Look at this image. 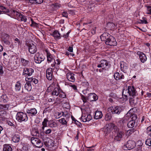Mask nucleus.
<instances>
[{
  "label": "nucleus",
  "mask_w": 151,
  "mask_h": 151,
  "mask_svg": "<svg viewBox=\"0 0 151 151\" xmlns=\"http://www.w3.org/2000/svg\"><path fill=\"white\" fill-rule=\"evenodd\" d=\"M102 41H104L106 44L110 46H116L117 43L114 37L107 33H103L100 36Z\"/></svg>",
  "instance_id": "nucleus-1"
},
{
  "label": "nucleus",
  "mask_w": 151,
  "mask_h": 151,
  "mask_svg": "<svg viewBox=\"0 0 151 151\" xmlns=\"http://www.w3.org/2000/svg\"><path fill=\"white\" fill-rule=\"evenodd\" d=\"M126 116L129 117L131 119L127 124L128 127L129 128H132L136 127L135 122L137 118V115L128 111L126 114Z\"/></svg>",
  "instance_id": "nucleus-2"
},
{
  "label": "nucleus",
  "mask_w": 151,
  "mask_h": 151,
  "mask_svg": "<svg viewBox=\"0 0 151 151\" xmlns=\"http://www.w3.org/2000/svg\"><path fill=\"white\" fill-rule=\"evenodd\" d=\"M127 91V90H124L122 92L123 96H124L125 98H127L128 96L132 97L135 96L136 92L134 86H128L127 88V93H126Z\"/></svg>",
  "instance_id": "nucleus-3"
},
{
  "label": "nucleus",
  "mask_w": 151,
  "mask_h": 151,
  "mask_svg": "<svg viewBox=\"0 0 151 151\" xmlns=\"http://www.w3.org/2000/svg\"><path fill=\"white\" fill-rule=\"evenodd\" d=\"M113 132L115 137V139L117 140L122 138L124 135L125 132L124 130L119 129L116 126L114 127Z\"/></svg>",
  "instance_id": "nucleus-4"
},
{
  "label": "nucleus",
  "mask_w": 151,
  "mask_h": 151,
  "mask_svg": "<svg viewBox=\"0 0 151 151\" xmlns=\"http://www.w3.org/2000/svg\"><path fill=\"white\" fill-rule=\"evenodd\" d=\"M81 99L84 103H85L86 102L87 100L90 101H96L98 99V97L96 94L92 93L89 94L88 96L86 97L82 95L81 96Z\"/></svg>",
  "instance_id": "nucleus-5"
},
{
  "label": "nucleus",
  "mask_w": 151,
  "mask_h": 151,
  "mask_svg": "<svg viewBox=\"0 0 151 151\" xmlns=\"http://www.w3.org/2000/svg\"><path fill=\"white\" fill-rule=\"evenodd\" d=\"M16 118L17 120L19 122H26L28 120L27 114L23 112H17Z\"/></svg>",
  "instance_id": "nucleus-6"
},
{
  "label": "nucleus",
  "mask_w": 151,
  "mask_h": 151,
  "mask_svg": "<svg viewBox=\"0 0 151 151\" xmlns=\"http://www.w3.org/2000/svg\"><path fill=\"white\" fill-rule=\"evenodd\" d=\"M108 109L109 111L110 110L113 114H119L122 111V109L120 106L110 107Z\"/></svg>",
  "instance_id": "nucleus-7"
},
{
  "label": "nucleus",
  "mask_w": 151,
  "mask_h": 151,
  "mask_svg": "<svg viewBox=\"0 0 151 151\" xmlns=\"http://www.w3.org/2000/svg\"><path fill=\"white\" fill-rule=\"evenodd\" d=\"M32 143L35 146L38 147H41L42 146V143L38 138L32 137L31 139Z\"/></svg>",
  "instance_id": "nucleus-8"
},
{
  "label": "nucleus",
  "mask_w": 151,
  "mask_h": 151,
  "mask_svg": "<svg viewBox=\"0 0 151 151\" xmlns=\"http://www.w3.org/2000/svg\"><path fill=\"white\" fill-rule=\"evenodd\" d=\"M135 145V142L133 141L129 140L123 147L124 150H130L133 148Z\"/></svg>",
  "instance_id": "nucleus-9"
},
{
  "label": "nucleus",
  "mask_w": 151,
  "mask_h": 151,
  "mask_svg": "<svg viewBox=\"0 0 151 151\" xmlns=\"http://www.w3.org/2000/svg\"><path fill=\"white\" fill-rule=\"evenodd\" d=\"M115 125L113 124H110L106 126V127L103 129V131L104 133L106 134H108L113 129L114 130V127Z\"/></svg>",
  "instance_id": "nucleus-10"
},
{
  "label": "nucleus",
  "mask_w": 151,
  "mask_h": 151,
  "mask_svg": "<svg viewBox=\"0 0 151 151\" xmlns=\"http://www.w3.org/2000/svg\"><path fill=\"white\" fill-rule=\"evenodd\" d=\"M27 46L28 47L29 52L31 54H34L37 51V49L36 45L34 44H28Z\"/></svg>",
  "instance_id": "nucleus-11"
},
{
  "label": "nucleus",
  "mask_w": 151,
  "mask_h": 151,
  "mask_svg": "<svg viewBox=\"0 0 151 151\" xmlns=\"http://www.w3.org/2000/svg\"><path fill=\"white\" fill-rule=\"evenodd\" d=\"M81 118L83 122H86L91 120L92 118V117L90 114H83L81 117Z\"/></svg>",
  "instance_id": "nucleus-12"
},
{
  "label": "nucleus",
  "mask_w": 151,
  "mask_h": 151,
  "mask_svg": "<svg viewBox=\"0 0 151 151\" xmlns=\"http://www.w3.org/2000/svg\"><path fill=\"white\" fill-rule=\"evenodd\" d=\"M34 72V70L32 68H25L23 70V75H27L28 76H31Z\"/></svg>",
  "instance_id": "nucleus-13"
},
{
  "label": "nucleus",
  "mask_w": 151,
  "mask_h": 151,
  "mask_svg": "<svg viewBox=\"0 0 151 151\" xmlns=\"http://www.w3.org/2000/svg\"><path fill=\"white\" fill-rule=\"evenodd\" d=\"M109 65L108 61L105 60H101L100 62V64H98L97 67L98 68H102V69L106 68Z\"/></svg>",
  "instance_id": "nucleus-14"
},
{
  "label": "nucleus",
  "mask_w": 151,
  "mask_h": 151,
  "mask_svg": "<svg viewBox=\"0 0 151 151\" xmlns=\"http://www.w3.org/2000/svg\"><path fill=\"white\" fill-rule=\"evenodd\" d=\"M52 69L51 68H48L46 70V76L49 80L52 79Z\"/></svg>",
  "instance_id": "nucleus-15"
},
{
  "label": "nucleus",
  "mask_w": 151,
  "mask_h": 151,
  "mask_svg": "<svg viewBox=\"0 0 151 151\" xmlns=\"http://www.w3.org/2000/svg\"><path fill=\"white\" fill-rule=\"evenodd\" d=\"M27 113H28L29 116H35L37 113V110L35 108L27 109L26 110Z\"/></svg>",
  "instance_id": "nucleus-16"
},
{
  "label": "nucleus",
  "mask_w": 151,
  "mask_h": 151,
  "mask_svg": "<svg viewBox=\"0 0 151 151\" xmlns=\"http://www.w3.org/2000/svg\"><path fill=\"white\" fill-rule=\"evenodd\" d=\"M74 74L71 73H67V78L69 81L72 82H74L75 80V78L74 77Z\"/></svg>",
  "instance_id": "nucleus-17"
},
{
  "label": "nucleus",
  "mask_w": 151,
  "mask_h": 151,
  "mask_svg": "<svg viewBox=\"0 0 151 151\" xmlns=\"http://www.w3.org/2000/svg\"><path fill=\"white\" fill-rule=\"evenodd\" d=\"M12 14L15 19L19 20L22 14L16 11L13 10Z\"/></svg>",
  "instance_id": "nucleus-18"
},
{
  "label": "nucleus",
  "mask_w": 151,
  "mask_h": 151,
  "mask_svg": "<svg viewBox=\"0 0 151 151\" xmlns=\"http://www.w3.org/2000/svg\"><path fill=\"white\" fill-rule=\"evenodd\" d=\"M61 91V90L58 88H55L52 92V96H58Z\"/></svg>",
  "instance_id": "nucleus-19"
},
{
  "label": "nucleus",
  "mask_w": 151,
  "mask_h": 151,
  "mask_svg": "<svg viewBox=\"0 0 151 151\" xmlns=\"http://www.w3.org/2000/svg\"><path fill=\"white\" fill-rule=\"evenodd\" d=\"M25 79L26 81L29 82V83H30L32 82L35 84L37 83L38 82V80L37 79L32 77L31 78L27 77Z\"/></svg>",
  "instance_id": "nucleus-20"
},
{
  "label": "nucleus",
  "mask_w": 151,
  "mask_h": 151,
  "mask_svg": "<svg viewBox=\"0 0 151 151\" xmlns=\"http://www.w3.org/2000/svg\"><path fill=\"white\" fill-rule=\"evenodd\" d=\"M95 114L94 118L96 119H101L102 116V114L101 111H97L95 112Z\"/></svg>",
  "instance_id": "nucleus-21"
},
{
  "label": "nucleus",
  "mask_w": 151,
  "mask_h": 151,
  "mask_svg": "<svg viewBox=\"0 0 151 151\" xmlns=\"http://www.w3.org/2000/svg\"><path fill=\"white\" fill-rule=\"evenodd\" d=\"M45 51L46 53L47 61L49 63L51 62L53 60L52 55L48 52L47 50H46Z\"/></svg>",
  "instance_id": "nucleus-22"
},
{
  "label": "nucleus",
  "mask_w": 151,
  "mask_h": 151,
  "mask_svg": "<svg viewBox=\"0 0 151 151\" xmlns=\"http://www.w3.org/2000/svg\"><path fill=\"white\" fill-rule=\"evenodd\" d=\"M31 133L33 136H35L37 137H40V133L37 129L35 128H33L32 129Z\"/></svg>",
  "instance_id": "nucleus-23"
},
{
  "label": "nucleus",
  "mask_w": 151,
  "mask_h": 151,
  "mask_svg": "<svg viewBox=\"0 0 151 151\" xmlns=\"http://www.w3.org/2000/svg\"><path fill=\"white\" fill-rule=\"evenodd\" d=\"M40 54L39 52H37L35 55L34 59L35 62L37 63H40Z\"/></svg>",
  "instance_id": "nucleus-24"
},
{
  "label": "nucleus",
  "mask_w": 151,
  "mask_h": 151,
  "mask_svg": "<svg viewBox=\"0 0 151 151\" xmlns=\"http://www.w3.org/2000/svg\"><path fill=\"white\" fill-rule=\"evenodd\" d=\"M129 102L131 105L134 106L137 103V98H135L134 97L133 98H130L129 99Z\"/></svg>",
  "instance_id": "nucleus-25"
},
{
  "label": "nucleus",
  "mask_w": 151,
  "mask_h": 151,
  "mask_svg": "<svg viewBox=\"0 0 151 151\" xmlns=\"http://www.w3.org/2000/svg\"><path fill=\"white\" fill-rule=\"evenodd\" d=\"M120 68L121 70L124 73L126 72L128 68L125 63L122 62L120 63Z\"/></svg>",
  "instance_id": "nucleus-26"
},
{
  "label": "nucleus",
  "mask_w": 151,
  "mask_h": 151,
  "mask_svg": "<svg viewBox=\"0 0 151 151\" xmlns=\"http://www.w3.org/2000/svg\"><path fill=\"white\" fill-rule=\"evenodd\" d=\"M57 126V123L53 120H50L48 122V126L50 127L53 128Z\"/></svg>",
  "instance_id": "nucleus-27"
},
{
  "label": "nucleus",
  "mask_w": 151,
  "mask_h": 151,
  "mask_svg": "<svg viewBox=\"0 0 151 151\" xmlns=\"http://www.w3.org/2000/svg\"><path fill=\"white\" fill-rule=\"evenodd\" d=\"M20 140V136L19 135L15 134L12 137V141L14 142H18Z\"/></svg>",
  "instance_id": "nucleus-28"
},
{
  "label": "nucleus",
  "mask_w": 151,
  "mask_h": 151,
  "mask_svg": "<svg viewBox=\"0 0 151 151\" xmlns=\"http://www.w3.org/2000/svg\"><path fill=\"white\" fill-rule=\"evenodd\" d=\"M21 87V83L19 81H17L15 85V89L16 91H20Z\"/></svg>",
  "instance_id": "nucleus-29"
},
{
  "label": "nucleus",
  "mask_w": 151,
  "mask_h": 151,
  "mask_svg": "<svg viewBox=\"0 0 151 151\" xmlns=\"http://www.w3.org/2000/svg\"><path fill=\"white\" fill-rule=\"evenodd\" d=\"M24 88L26 90L28 91H30L31 90L32 86L30 83L29 82L26 83L24 86Z\"/></svg>",
  "instance_id": "nucleus-30"
},
{
  "label": "nucleus",
  "mask_w": 151,
  "mask_h": 151,
  "mask_svg": "<svg viewBox=\"0 0 151 151\" xmlns=\"http://www.w3.org/2000/svg\"><path fill=\"white\" fill-rule=\"evenodd\" d=\"M12 149L11 147L7 144L4 145L3 151H12Z\"/></svg>",
  "instance_id": "nucleus-31"
},
{
  "label": "nucleus",
  "mask_w": 151,
  "mask_h": 151,
  "mask_svg": "<svg viewBox=\"0 0 151 151\" xmlns=\"http://www.w3.org/2000/svg\"><path fill=\"white\" fill-rule=\"evenodd\" d=\"M53 36L57 39H59L60 38V34L57 30H55L52 33Z\"/></svg>",
  "instance_id": "nucleus-32"
},
{
  "label": "nucleus",
  "mask_w": 151,
  "mask_h": 151,
  "mask_svg": "<svg viewBox=\"0 0 151 151\" xmlns=\"http://www.w3.org/2000/svg\"><path fill=\"white\" fill-rule=\"evenodd\" d=\"M60 6V4L56 3L52 4L51 6H50V9L52 8V10L53 11L59 8Z\"/></svg>",
  "instance_id": "nucleus-33"
},
{
  "label": "nucleus",
  "mask_w": 151,
  "mask_h": 151,
  "mask_svg": "<svg viewBox=\"0 0 151 151\" xmlns=\"http://www.w3.org/2000/svg\"><path fill=\"white\" fill-rule=\"evenodd\" d=\"M49 140L47 142H46L45 143V145L49 147H51L53 146V141L51 140L50 139H49Z\"/></svg>",
  "instance_id": "nucleus-34"
},
{
  "label": "nucleus",
  "mask_w": 151,
  "mask_h": 151,
  "mask_svg": "<svg viewBox=\"0 0 151 151\" xmlns=\"http://www.w3.org/2000/svg\"><path fill=\"white\" fill-rule=\"evenodd\" d=\"M139 58L141 61L142 63L145 62L147 59L145 55L144 54H142V55H141L139 56Z\"/></svg>",
  "instance_id": "nucleus-35"
},
{
  "label": "nucleus",
  "mask_w": 151,
  "mask_h": 151,
  "mask_svg": "<svg viewBox=\"0 0 151 151\" xmlns=\"http://www.w3.org/2000/svg\"><path fill=\"white\" fill-rule=\"evenodd\" d=\"M21 61L22 64L24 66L27 65L29 63L28 61L25 60L23 58H21Z\"/></svg>",
  "instance_id": "nucleus-36"
},
{
  "label": "nucleus",
  "mask_w": 151,
  "mask_h": 151,
  "mask_svg": "<svg viewBox=\"0 0 151 151\" xmlns=\"http://www.w3.org/2000/svg\"><path fill=\"white\" fill-rule=\"evenodd\" d=\"M9 108V106L7 104H0V109L7 110Z\"/></svg>",
  "instance_id": "nucleus-37"
},
{
  "label": "nucleus",
  "mask_w": 151,
  "mask_h": 151,
  "mask_svg": "<svg viewBox=\"0 0 151 151\" xmlns=\"http://www.w3.org/2000/svg\"><path fill=\"white\" fill-rule=\"evenodd\" d=\"M114 78L117 81L120 80V74L118 72L115 73L114 75Z\"/></svg>",
  "instance_id": "nucleus-38"
},
{
  "label": "nucleus",
  "mask_w": 151,
  "mask_h": 151,
  "mask_svg": "<svg viewBox=\"0 0 151 151\" xmlns=\"http://www.w3.org/2000/svg\"><path fill=\"white\" fill-rule=\"evenodd\" d=\"M0 9L2 10L3 12H9V11L8 9H6V8L4 6H0Z\"/></svg>",
  "instance_id": "nucleus-39"
},
{
  "label": "nucleus",
  "mask_w": 151,
  "mask_h": 151,
  "mask_svg": "<svg viewBox=\"0 0 151 151\" xmlns=\"http://www.w3.org/2000/svg\"><path fill=\"white\" fill-rule=\"evenodd\" d=\"M1 101L4 103L6 102L7 101V99L6 95H3L1 98Z\"/></svg>",
  "instance_id": "nucleus-40"
},
{
  "label": "nucleus",
  "mask_w": 151,
  "mask_h": 151,
  "mask_svg": "<svg viewBox=\"0 0 151 151\" xmlns=\"http://www.w3.org/2000/svg\"><path fill=\"white\" fill-rule=\"evenodd\" d=\"M27 19L26 16H24L23 14H22L20 17V19H19V20H21L22 21H23L24 22H26L27 21Z\"/></svg>",
  "instance_id": "nucleus-41"
},
{
  "label": "nucleus",
  "mask_w": 151,
  "mask_h": 151,
  "mask_svg": "<svg viewBox=\"0 0 151 151\" xmlns=\"http://www.w3.org/2000/svg\"><path fill=\"white\" fill-rule=\"evenodd\" d=\"M111 118V114L109 113H107L106 114L105 116V119L106 121L110 120Z\"/></svg>",
  "instance_id": "nucleus-42"
},
{
  "label": "nucleus",
  "mask_w": 151,
  "mask_h": 151,
  "mask_svg": "<svg viewBox=\"0 0 151 151\" xmlns=\"http://www.w3.org/2000/svg\"><path fill=\"white\" fill-rule=\"evenodd\" d=\"M48 120L46 118H45L42 122V125L43 126H45V127H47V123L48 122Z\"/></svg>",
  "instance_id": "nucleus-43"
},
{
  "label": "nucleus",
  "mask_w": 151,
  "mask_h": 151,
  "mask_svg": "<svg viewBox=\"0 0 151 151\" xmlns=\"http://www.w3.org/2000/svg\"><path fill=\"white\" fill-rule=\"evenodd\" d=\"M135 130L134 128H132L131 129L128 130L127 132V134L128 135L131 134L134 132Z\"/></svg>",
  "instance_id": "nucleus-44"
},
{
  "label": "nucleus",
  "mask_w": 151,
  "mask_h": 151,
  "mask_svg": "<svg viewBox=\"0 0 151 151\" xmlns=\"http://www.w3.org/2000/svg\"><path fill=\"white\" fill-rule=\"evenodd\" d=\"M59 122L63 124H66L67 122L64 118H62L59 120Z\"/></svg>",
  "instance_id": "nucleus-45"
},
{
  "label": "nucleus",
  "mask_w": 151,
  "mask_h": 151,
  "mask_svg": "<svg viewBox=\"0 0 151 151\" xmlns=\"http://www.w3.org/2000/svg\"><path fill=\"white\" fill-rule=\"evenodd\" d=\"M32 24L31 26L35 27H37L38 26V24L35 22L32 19H31Z\"/></svg>",
  "instance_id": "nucleus-46"
},
{
  "label": "nucleus",
  "mask_w": 151,
  "mask_h": 151,
  "mask_svg": "<svg viewBox=\"0 0 151 151\" xmlns=\"http://www.w3.org/2000/svg\"><path fill=\"white\" fill-rule=\"evenodd\" d=\"M109 96L110 97L116 99L117 97V96L116 93L111 92L109 94Z\"/></svg>",
  "instance_id": "nucleus-47"
},
{
  "label": "nucleus",
  "mask_w": 151,
  "mask_h": 151,
  "mask_svg": "<svg viewBox=\"0 0 151 151\" xmlns=\"http://www.w3.org/2000/svg\"><path fill=\"white\" fill-rule=\"evenodd\" d=\"M145 144L148 146H151V138L147 139L145 141Z\"/></svg>",
  "instance_id": "nucleus-48"
},
{
  "label": "nucleus",
  "mask_w": 151,
  "mask_h": 151,
  "mask_svg": "<svg viewBox=\"0 0 151 151\" xmlns=\"http://www.w3.org/2000/svg\"><path fill=\"white\" fill-rule=\"evenodd\" d=\"M59 94V96L60 98H65L66 97V94L65 93L62 91Z\"/></svg>",
  "instance_id": "nucleus-49"
},
{
  "label": "nucleus",
  "mask_w": 151,
  "mask_h": 151,
  "mask_svg": "<svg viewBox=\"0 0 151 151\" xmlns=\"http://www.w3.org/2000/svg\"><path fill=\"white\" fill-rule=\"evenodd\" d=\"M147 130L149 135L151 136V125L147 127Z\"/></svg>",
  "instance_id": "nucleus-50"
},
{
  "label": "nucleus",
  "mask_w": 151,
  "mask_h": 151,
  "mask_svg": "<svg viewBox=\"0 0 151 151\" xmlns=\"http://www.w3.org/2000/svg\"><path fill=\"white\" fill-rule=\"evenodd\" d=\"M4 73L3 65L0 64V75H2Z\"/></svg>",
  "instance_id": "nucleus-51"
},
{
  "label": "nucleus",
  "mask_w": 151,
  "mask_h": 151,
  "mask_svg": "<svg viewBox=\"0 0 151 151\" xmlns=\"http://www.w3.org/2000/svg\"><path fill=\"white\" fill-rule=\"evenodd\" d=\"M107 25L111 27L112 28H114L116 26L115 24L112 22H109L107 23Z\"/></svg>",
  "instance_id": "nucleus-52"
},
{
  "label": "nucleus",
  "mask_w": 151,
  "mask_h": 151,
  "mask_svg": "<svg viewBox=\"0 0 151 151\" xmlns=\"http://www.w3.org/2000/svg\"><path fill=\"white\" fill-rule=\"evenodd\" d=\"M147 96L145 97L146 99H151V93H147Z\"/></svg>",
  "instance_id": "nucleus-53"
},
{
  "label": "nucleus",
  "mask_w": 151,
  "mask_h": 151,
  "mask_svg": "<svg viewBox=\"0 0 151 151\" xmlns=\"http://www.w3.org/2000/svg\"><path fill=\"white\" fill-rule=\"evenodd\" d=\"M138 23L139 24L144 23V24H146L147 23V22L146 21V20H140L138 21Z\"/></svg>",
  "instance_id": "nucleus-54"
},
{
  "label": "nucleus",
  "mask_w": 151,
  "mask_h": 151,
  "mask_svg": "<svg viewBox=\"0 0 151 151\" xmlns=\"http://www.w3.org/2000/svg\"><path fill=\"white\" fill-rule=\"evenodd\" d=\"M4 43L6 45H9L10 44V42L8 40L4 39L3 40Z\"/></svg>",
  "instance_id": "nucleus-55"
},
{
  "label": "nucleus",
  "mask_w": 151,
  "mask_h": 151,
  "mask_svg": "<svg viewBox=\"0 0 151 151\" xmlns=\"http://www.w3.org/2000/svg\"><path fill=\"white\" fill-rule=\"evenodd\" d=\"M52 130L50 129H48L45 131V133L46 134H49L51 133Z\"/></svg>",
  "instance_id": "nucleus-56"
},
{
  "label": "nucleus",
  "mask_w": 151,
  "mask_h": 151,
  "mask_svg": "<svg viewBox=\"0 0 151 151\" xmlns=\"http://www.w3.org/2000/svg\"><path fill=\"white\" fill-rule=\"evenodd\" d=\"M87 147L88 148L87 150V151H92L94 150L93 148L94 147V146L93 145L91 147Z\"/></svg>",
  "instance_id": "nucleus-57"
},
{
  "label": "nucleus",
  "mask_w": 151,
  "mask_h": 151,
  "mask_svg": "<svg viewBox=\"0 0 151 151\" xmlns=\"http://www.w3.org/2000/svg\"><path fill=\"white\" fill-rule=\"evenodd\" d=\"M62 15L63 17L68 18V14L66 12L64 11L62 13Z\"/></svg>",
  "instance_id": "nucleus-58"
},
{
  "label": "nucleus",
  "mask_w": 151,
  "mask_h": 151,
  "mask_svg": "<svg viewBox=\"0 0 151 151\" xmlns=\"http://www.w3.org/2000/svg\"><path fill=\"white\" fill-rule=\"evenodd\" d=\"M65 54L66 55L68 56L70 55L72 56H73L75 55L74 54L70 53L68 52H65Z\"/></svg>",
  "instance_id": "nucleus-59"
},
{
  "label": "nucleus",
  "mask_w": 151,
  "mask_h": 151,
  "mask_svg": "<svg viewBox=\"0 0 151 151\" xmlns=\"http://www.w3.org/2000/svg\"><path fill=\"white\" fill-rule=\"evenodd\" d=\"M43 1V0H35V4H40Z\"/></svg>",
  "instance_id": "nucleus-60"
},
{
  "label": "nucleus",
  "mask_w": 151,
  "mask_h": 151,
  "mask_svg": "<svg viewBox=\"0 0 151 151\" xmlns=\"http://www.w3.org/2000/svg\"><path fill=\"white\" fill-rule=\"evenodd\" d=\"M15 43H16V45H19L20 43V41L18 38H16L15 39Z\"/></svg>",
  "instance_id": "nucleus-61"
},
{
  "label": "nucleus",
  "mask_w": 151,
  "mask_h": 151,
  "mask_svg": "<svg viewBox=\"0 0 151 151\" xmlns=\"http://www.w3.org/2000/svg\"><path fill=\"white\" fill-rule=\"evenodd\" d=\"M45 58H44L42 56L40 55V63L42 61H43L45 59Z\"/></svg>",
  "instance_id": "nucleus-62"
},
{
  "label": "nucleus",
  "mask_w": 151,
  "mask_h": 151,
  "mask_svg": "<svg viewBox=\"0 0 151 151\" xmlns=\"http://www.w3.org/2000/svg\"><path fill=\"white\" fill-rule=\"evenodd\" d=\"M148 13L151 14V6H148L147 7Z\"/></svg>",
  "instance_id": "nucleus-63"
},
{
  "label": "nucleus",
  "mask_w": 151,
  "mask_h": 151,
  "mask_svg": "<svg viewBox=\"0 0 151 151\" xmlns=\"http://www.w3.org/2000/svg\"><path fill=\"white\" fill-rule=\"evenodd\" d=\"M45 133V132H41L40 133V137H39L41 138H42L44 134Z\"/></svg>",
  "instance_id": "nucleus-64"
}]
</instances>
